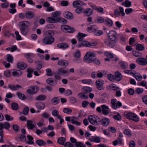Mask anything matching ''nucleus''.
Here are the masks:
<instances>
[{"instance_id":"obj_61","label":"nucleus","mask_w":147,"mask_h":147,"mask_svg":"<svg viewBox=\"0 0 147 147\" xmlns=\"http://www.w3.org/2000/svg\"><path fill=\"white\" fill-rule=\"evenodd\" d=\"M5 117L7 121H11L13 120V117L10 116L9 115L7 114H6Z\"/></svg>"},{"instance_id":"obj_56","label":"nucleus","mask_w":147,"mask_h":147,"mask_svg":"<svg viewBox=\"0 0 147 147\" xmlns=\"http://www.w3.org/2000/svg\"><path fill=\"white\" fill-rule=\"evenodd\" d=\"M95 35L97 36H100L103 34V32L102 30H96L94 32Z\"/></svg>"},{"instance_id":"obj_23","label":"nucleus","mask_w":147,"mask_h":147,"mask_svg":"<svg viewBox=\"0 0 147 147\" xmlns=\"http://www.w3.org/2000/svg\"><path fill=\"white\" fill-rule=\"evenodd\" d=\"M86 36V35L85 34L79 33L77 36L78 41L82 42V41H83L84 39Z\"/></svg>"},{"instance_id":"obj_53","label":"nucleus","mask_w":147,"mask_h":147,"mask_svg":"<svg viewBox=\"0 0 147 147\" xmlns=\"http://www.w3.org/2000/svg\"><path fill=\"white\" fill-rule=\"evenodd\" d=\"M76 147H86L83 143L79 142H78L75 144Z\"/></svg>"},{"instance_id":"obj_9","label":"nucleus","mask_w":147,"mask_h":147,"mask_svg":"<svg viewBox=\"0 0 147 147\" xmlns=\"http://www.w3.org/2000/svg\"><path fill=\"white\" fill-rule=\"evenodd\" d=\"M97 88L99 90H102L103 89L102 86L104 84V81L100 80H97L95 82Z\"/></svg>"},{"instance_id":"obj_36","label":"nucleus","mask_w":147,"mask_h":147,"mask_svg":"<svg viewBox=\"0 0 147 147\" xmlns=\"http://www.w3.org/2000/svg\"><path fill=\"white\" fill-rule=\"evenodd\" d=\"M85 93L84 92L83 93H79L78 94V96L81 98H83L84 99H87L88 97L87 95H85Z\"/></svg>"},{"instance_id":"obj_6","label":"nucleus","mask_w":147,"mask_h":147,"mask_svg":"<svg viewBox=\"0 0 147 147\" xmlns=\"http://www.w3.org/2000/svg\"><path fill=\"white\" fill-rule=\"evenodd\" d=\"M30 24V23L27 21L20 22L18 24L20 28H28L27 27Z\"/></svg>"},{"instance_id":"obj_60","label":"nucleus","mask_w":147,"mask_h":147,"mask_svg":"<svg viewBox=\"0 0 147 147\" xmlns=\"http://www.w3.org/2000/svg\"><path fill=\"white\" fill-rule=\"evenodd\" d=\"M58 21L63 24H66L67 23V21L65 19L63 18H60L59 17L58 18Z\"/></svg>"},{"instance_id":"obj_37","label":"nucleus","mask_w":147,"mask_h":147,"mask_svg":"<svg viewBox=\"0 0 147 147\" xmlns=\"http://www.w3.org/2000/svg\"><path fill=\"white\" fill-rule=\"evenodd\" d=\"M133 76H134L136 79L138 81H140L142 79V77L139 74H133Z\"/></svg>"},{"instance_id":"obj_21","label":"nucleus","mask_w":147,"mask_h":147,"mask_svg":"<svg viewBox=\"0 0 147 147\" xmlns=\"http://www.w3.org/2000/svg\"><path fill=\"white\" fill-rule=\"evenodd\" d=\"M26 18L28 19H31L33 18L34 16V13L31 11H28L25 13Z\"/></svg>"},{"instance_id":"obj_24","label":"nucleus","mask_w":147,"mask_h":147,"mask_svg":"<svg viewBox=\"0 0 147 147\" xmlns=\"http://www.w3.org/2000/svg\"><path fill=\"white\" fill-rule=\"evenodd\" d=\"M89 140L90 142L98 143L100 142V139L99 137L93 136L91 138L89 139Z\"/></svg>"},{"instance_id":"obj_29","label":"nucleus","mask_w":147,"mask_h":147,"mask_svg":"<svg viewBox=\"0 0 147 147\" xmlns=\"http://www.w3.org/2000/svg\"><path fill=\"white\" fill-rule=\"evenodd\" d=\"M105 23L106 25L109 27H111L113 24L112 21L109 19H107L105 20Z\"/></svg>"},{"instance_id":"obj_48","label":"nucleus","mask_w":147,"mask_h":147,"mask_svg":"<svg viewBox=\"0 0 147 147\" xmlns=\"http://www.w3.org/2000/svg\"><path fill=\"white\" fill-rule=\"evenodd\" d=\"M33 70L31 68H28L27 69V71L28 73L27 76L28 77L30 78L32 77L31 73L33 72Z\"/></svg>"},{"instance_id":"obj_15","label":"nucleus","mask_w":147,"mask_h":147,"mask_svg":"<svg viewBox=\"0 0 147 147\" xmlns=\"http://www.w3.org/2000/svg\"><path fill=\"white\" fill-rule=\"evenodd\" d=\"M57 46L58 47L63 49H66L69 47L68 44L65 42H62L57 44Z\"/></svg>"},{"instance_id":"obj_5","label":"nucleus","mask_w":147,"mask_h":147,"mask_svg":"<svg viewBox=\"0 0 147 147\" xmlns=\"http://www.w3.org/2000/svg\"><path fill=\"white\" fill-rule=\"evenodd\" d=\"M109 38L112 41H114L115 42H116L117 40V37L116 32L113 31L111 30L110 31L108 34Z\"/></svg>"},{"instance_id":"obj_11","label":"nucleus","mask_w":147,"mask_h":147,"mask_svg":"<svg viewBox=\"0 0 147 147\" xmlns=\"http://www.w3.org/2000/svg\"><path fill=\"white\" fill-rule=\"evenodd\" d=\"M17 68L21 70H24L27 67V65L23 62H20L17 64Z\"/></svg>"},{"instance_id":"obj_64","label":"nucleus","mask_w":147,"mask_h":147,"mask_svg":"<svg viewBox=\"0 0 147 147\" xmlns=\"http://www.w3.org/2000/svg\"><path fill=\"white\" fill-rule=\"evenodd\" d=\"M46 82L49 84L51 85L54 82V80L52 78H49L47 80Z\"/></svg>"},{"instance_id":"obj_18","label":"nucleus","mask_w":147,"mask_h":147,"mask_svg":"<svg viewBox=\"0 0 147 147\" xmlns=\"http://www.w3.org/2000/svg\"><path fill=\"white\" fill-rule=\"evenodd\" d=\"M110 122L108 118L105 117L101 119V124L104 126H107Z\"/></svg>"},{"instance_id":"obj_51","label":"nucleus","mask_w":147,"mask_h":147,"mask_svg":"<svg viewBox=\"0 0 147 147\" xmlns=\"http://www.w3.org/2000/svg\"><path fill=\"white\" fill-rule=\"evenodd\" d=\"M29 111V109L28 107L27 106L25 107L22 113L23 114L25 115H27Z\"/></svg>"},{"instance_id":"obj_16","label":"nucleus","mask_w":147,"mask_h":147,"mask_svg":"<svg viewBox=\"0 0 147 147\" xmlns=\"http://www.w3.org/2000/svg\"><path fill=\"white\" fill-rule=\"evenodd\" d=\"M84 13L86 16H89L92 15L93 13L92 9L90 8H87L84 9Z\"/></svg>"},{"instance_id":"obj_58","label":"nucleus","mask_w":147,"mask_h":147,"mask_svg":"<svg viewBox=\"0 0 147 147\" xmlns=\"http://www.w3.org/2000/svg\"><path fill=\"white\" fill-rule=\"evenodd\" d=\"M61 76L60 74L57 72L54 75V78L56 80H60L61 79Z\"/></svg>"},{"instance_id":"obj_50","label":"nucleus","mask_w":147,"mask_h":147,"mask_svg":"<svg viewBox=\"0 0 147 147\" xmlns=\"http://www.w3.org/2000/svg\"><path fill=\"white\" fill-rule=\"evenodd\" d=\"M27 137L28 139L29 140L28 142V144H31L34 143V142L32 141L33 140V138L32 136L28 135L27 136Z\"/></svg>"},{"instance_id":"obj_25","label":"nucleus","mask_w":147,"mask_h":147,"mask_svg":"<svg viewBox=\"0 0 147 147\" xmlns=\"http://www.w3.org/2000/svg\"><path fill=\"white\" fill-rule=\"evenodd\" d=\"M8 87L12 90H18V88H22L21 86L19 85H17L16 86L9 85Z\"/></svg>"},{"instance_id":"obj_32","label":"nucleus","mask_w":147,"mask_h":147,"mask_svg":"<svg viewBox=\"0 0 147 147\" xmlns=\"http://www.w3.org/2000/svg\"><path fill=\"white\" fill-rule=\"evenodd\" d=\"M36 144L39 146H44L46 145V143L42 140H38L36 141Z\"/></svg>"},{"instance_id":"obj_22","label":"nucleus","mask_w":147,"mask_h":147,"mask_svg":"<svg viewBox=\"0 0 147 147\" xmlns=\"http://www.w3.org/2000/svg\"><path fill=\"white\" fill-rule=\"evenodd\" d=\"M47 98V96L45 95H40L35 98V99L36 100L43 101Z\"/></svg>"},{"instance_id":"obj_49","label":"nucleus","mask_w":147,"mask_h":147,"mask_svg":"<svg viewBox=\"0 0 147 147\" xmlns=\"http://www.w3.org/2000/svg\"><path fill=\"white\" fill-rule=\"evenodd\" d=\"M10 127V124L8 122H5L4 123H3L2 128H4L7 129H8Z\"/></svg>"},{"instance_id":"obj_34","label":"nucleus","mask_w":147,"mask_h":147,"mask_svg":"<svg viewBox=\"0 0 147 147\" xmlns=\"http://www.w3.org/2000/svg\"><path fill=\"white\" fill-rule=\"evenodd\" d=\"M73 119L71 120V121L73 124H76L77 125H80L81 124V123L76 121L77 118L75 117H72Z\"/></svg>"},{"instance_id":"obj_3","label":"nucleus","mask_w":147,"mask_h":147,"mask_svg":"<svg viewBox=\"0 0 147 147\" xmlns=\"http://www.w3.org/2000/svg\"><path fill=\"white\" fill-rule=\"evenodd\" d=\"M97 45V44L96 42H89L87 41L83 40L82 41L81 44H78L77 46L78 47H81L82 46L86 47H89L91 46H96Z\"/></svg>"},{"instance_id":"obj_12","label":"nucleus","mask_w":147,"mask_h":147,"mask_svg":"<svg viewBox=\"0 0 147 147\" xmlns=\"http://www.w3.org/2000/svg\"><path fill=\"white\" fill-rule=\"evenodd\" d=\"M96 116H90L88 117V119L90 123L94 125H96Z\"/></svg>"},{"instance_id":"obj_57","label":"nucleus","mask_w":147,"mask_h":147,"mask_svg":"<svg viewBox=\"0 0 147 147\" xmlns=\"http://www.w3.org/2000/svg\"><path fill=\"white\" fill-rule=\"evenodd\" d=\"M108 79L111 81H113L115 80V77L112 74H109L107 75Z\"/></svg>"},{"instance_id":"obj_31","label":"nucleus","mask_w":147,"mask_h":147,"mask_svg":"<svg viewBox=\"0 0 147 147\" xmlns=\"http://www.w3.org/2000/svg\"><path fill=\"white\" fill-rule=\"evenodd\" d=\"M133 55L136 57H139L142 56V54L141 52H139L137 51H134L132 52Z\"/></svg>"},{"instance_id":"obj_28","label":"nucleus","mask_w":147,"mask_h":147,"mask_svg":"<svg viewBox=\"0 0 147 147\" xmlns=\"http://www.w3.org/2000/svg\"><path fill=\"white\" fill-rule=\"evenodd\" d=\"M58 71V72L61 75L67 74L68 72L67 70L63 68H60L59 69Z\"/></svg>"},{"instance_id":"obj_13","label":"nucleus","mask_w":147,"mask_h":147,"mask_svg":"<svg viewBox=\"0 0 147 147\" xmlns=\"http://www.w3.org/2000/svg\"><path fill=\"white\" fill-rule=\"evenodd\" d=\"M35 105L38 109H43L45 107V104L42 102H37L35 104Z\"/></svg>"},{"instance_id":"obj_41","label":"nucleus","mask_w":147,"mask_h":147,"mask_svg":"<svg viewBox=\"0 0 147 147\" xmlns=\"http://www.w3.org/2000/svg\"><path fill=\"white\" fill-rule=\"evenodd\" d=\"M81 1L80 0H77L74 1L73 3V6L75 8L78 7L80 5Z\"/></svg>"},{"instance_id":"obj_27","label":"nucleus","mask_w":147,"mask_h":147,"mask_svg":"<svg viewBox=\"0 0 147 147\" xmlns=\"http://www.w3.org/2000/svg\"><path fill=\"white\" fill-rule=\"evenodd\" d=\"M58 64L61 66H67L68 64V62L65 60H59L58 61Z\"/></svg>"},{"instance_id":"obj_26","label":"nucleus","mask_w":147,"mask_h":147,"mask_svg":"<svg viewBox=\"0 0 147 147\" xmlns=\"http://www.w3.org/2000/svg\"><path fill=\"white\" fill-rule=\"evenodd\" d=\"M66 141L65 138L63 137H61L57 139V143L59 144L63 145Z\"/></svg>"},{"instance_id":"obj_52","label":"nucleus","mask_w":147,"mask_h":147,"mask_svg":"<svg viewBox=\"0 0 147 147\" xmlns=\"http://www.w3.org/2000/svg\"><path fill=\"white\" fill-rule=\"evenodd\" d=\"M82 82L84 84H90L92 82V80L90 79L84 80L82 81Z\"/></svg>"},{"instance_id":"obj_4","label":"nucleus","mask_w":147,"mask_h":147,"mask_svg":"<svg viewBox=\"0 0 147 147\" xmlns=\"http://www.w3.org/2000/svg\"><path fill=\"white\" fill-rule=\"evenodd\" d=\"M126 117L128 119L131 120L135 122L139 121V118L135 113L130 112L127 113L126 115Z\"/></svg>"},{"instance_id":"obj_42","label":"nucleus","mask_w":147,"mask_h":147,"mask_svg":"<svg viewBox=\"0 0 147 147\" xmlns=\"http://www.w3.org/2000/svg\"><path fill=\"white\" fill-rule=\"evenodd\" d=\"M20 30L21 34L24 35H26L28 32V28H20Z\"/></svg>"},{"instance_id":"obj_40","label":"nucleus","mask_w":147,"mask_h":147,"mask_svg":"<svg viewBox=\"0 0 147 147\" xmlns=\"http://www.w3.org/2000/svg\"><path fill=\"white\" fill-rule=\"evenodd\" d=\"M84 92L85 93H89L91 92L92 88L90 87H84Z\"/></svg>"},{"instance_id":"obj_10","label":"nucleus","mask_w":147,"mask_h":147,"mask_svg":"<svg viewBox=\"0 0 147 147\" xmlns=\"http://www.w3.org/2000/svg\"><path fill=\"white\" fill-rule=\"evenodd\" d=\"M61 28L68 32L73 33L75 31V30L73 28H71L66 25L61 26Z\"/></svg>"},{"instance_id":"obj_44","label":"nucleus","mask_w":147,"mask_h":147,"mask_svg":"<svg viewBox=\"0 0 147 147\" xmlns=\"http://www.w3.org/2000/svg\"><path fill=\"white\" fill-rule=\"evenodd\" d=\"M122 4L126 7H129L131 5V2L128 0H126L124 3L123 2Z\"/></svg>"},{"instance_id":"obj_39","label":"nucleus","mask_w":147,"mask_h":147,"mask_svg":"<svg viewBox=\"0 0 147 147\" xmlns=\"http://www.w3.org/2000/svg\"><path fill=\"white\" fill-rule=\"evenodd\" d=\"M144 46L141 44H138L136 46V49L139 51H142L144 50Z\"/></svg>"},{"instance_id":"obj_43","label":"nucleus","mask_w":147,"mask_h":147,"mask_svg":"<svg viewBox=\"0 0 147 147\" xmlns=\"http://www.w3.org/2000/svg\"><path fill=\"white\" fill-rule=\"evenodd\" d=\"M121 67L123 69H125L128 67L127 65L123 61H121L119 63Z\"/></svg>"},{"instance_id":"obj_30","label":"nucleus","mask_w":147,"mask_h":147,"mask_svg":"<svg viewBox=\"0 0 147 147\" xmlns=\"http://www.w3.org/2000/svg\"><path fill=\"white\" fill-rule=\"evenodd\" d=\"M117 100L116 99H113L111 100V107L114 109H117L116 105L117 104Z\"/></svg>"},{"instance_id":"obj_47","label":"nucleus","mask_w":147,"mask_h":147,"mask_svg":"<svg viewBox=\"0 0 147 147\" xmlns=\"http://www.w3.org/2000/svg\"><path fill=\"white\" fill-rule=\"evenodd\" d=\"M52 103L53 105L57 104L59 101L58 98L57 97H55L53 98L51 100Z\"/></svg>"},{"instance_id":"obj_55","label":"nucleus","mask_w":147,"mask_h":147,"mask_svg":"<svg viewBox=\"0 0 147 147\" xmlns=\"http://www.w3.org/2000/svg\"><path fill=\"white\" fill-rule=\"evenodd\" d=\"M105 19L101 17H99L97 18L96 19V22L98 23H102L105 21Z\"/></svg>"},{"instance_id":"obj_45","label":"nucleus","mask_w":147,"mask_h":147,"mask_svg":"<svg viewBox=\"0 0 147 147\" xmlns=\"http://www.w3.org/2000/svg\"><path fill=\"white\" fill-rule=\"evenodd\" d=\"M84 9L82 7H78L75 10V12L77 13H80L81 12H83Z\"/></svg>"},{"instance_id":"obj_54","label":"nucleus","mask_w":147,"mask_h":147,"mask_svg":"<svg viewBox=\"0 0 147 147\" xmlns=\"http://www.w3.org/2000/svg\"><path fill=\"white\" fill-rule=\"evenodd\" d=\"M96 26L92 25L87 27V30L89 31L90 30L94 32L96 29L95 28Z\"/></svg>"},{"instance_id":"obj_19","label":"nucleus","mask_w":147,"mask_h":147,"mask_svg":"<svg viewBox=\"0 0 147 147\" xmlns=\"http://www.w3.org/2000/svg\"><path fill=\"white\" fill-rule=\"evenodd\" d=\"M12 73V75L14 76L19 77L22 74V71L16 69H13Z\"/></svg>"},{"instance_id":"obj_8","label":"nucleus","mask_w":147,"mask_h":147,"mask_svg":"<svg viewBox=\"0 0 147 147\" xmlns=\"http://www.w3.org/2000/svg\"><path fill=\"white\" fill-rule=\"evenodd\" d=\"M136 62L139 64L145 65L147 64V60L144 58L140 57L136 59Z\"/></svg>"},{"instance_id":"obj_2","label":"nucleus","mask_w":147,"mask_h":147,"mask_svg":"<svg viewBox=\"0 0 147 147\" xmlns=\"http://www.w3.org/2000/svg\"><path fill=\"white\" fill-rule=\"evenodd\" d=\"M95 55L91 52H87L84 57V61L88 63H90L94 61Z\"/></svg>"},{"instance_id":"obj_59","label":"nucleus","mask_w":147,"mask_h":147,"mask_svg":"<svg viewBox=\"0 0 147 147\" xmlns=\"http://www.w3.org/2000/svg\"><path fill=\"white\" fill-rule=\"evenodd\" d=\"M113 118L116 120L119 121L121 120V117L119 113H118L117 115H115L114 116Z\"/></svg>"},{"instance_id":"obj_14","label":"nucleus","mask_w":147,"mask_h":147,"mask_svg":"<svg viewBox=\"0 0 147 147\" xmlns=\"http://www.w3.org/2000/svg\"><path fill=\"white\" fill-rule=\"evenodd\" d=\"M64 16L67 19H72L73 18L72 14L69 11H66L63 14Z\"/></svg>"},{"instance_id":"obj_63","label":"nucleus","mask_w":147,"mask_h":147,"mask_svg":"<svg viewBox=\"0 0 147 147\" xmlns=\"http://www.w3.org/2000/svg\"><path fill=\"white\" fill-rule=\"evenodd\" d=\"M105 43L108 46L110 47L112 46L111 41L109 39H106L105 40Z\"/></svg>"},{"instance_id":"obj_62","label":"nucleus","mask_w":147,"mask_h":147,"mask_svg":"<svg viewBox=\"0 0 147 147\" xmlns=\"http://www.w3.org/2000/svg\"><path fill=\"white\" fill-rule=\"evenodd\" d=\"M47 72V75L48 76H53V74L51 72V70L49 68L47 69L46 70Z\"/></svg>"},{"instance_id":"obj_7","label":"nucleus","mask_w":147,"mask_h":147,"mask_svg":"<svg viewBox=\"0 0 147 147\" xmlns=\"http://www.w3.org/2000/svg\"><path fill=\"white\" fill-rule=\"evenodd\" d=\"M39 88L36 86H34L31 87L29 89L27 90L26 92L27 93L32 94L36 93L38 91Z\"/></svg>"},{"instance_id":"obj_17","label":"nucleus","mask_w":147,"mask_h":147,"mask_svg":"<svg viewBox=\"0 0 147 147\" xmlns=\"http://www.w3.org/2000/svg\"><path fill=\"white\" fill-rule=\"evenodd\" d=\"M115 80L117 81H119L122 78V76L119 71H117L115 72Z\"/></svg>"},{"instance_id":"obj_20","label":"nucleus","mask_w":147,"mask_h":147,"mask_svg":"<svg viewBox=\"0 0 147 147\" xmlns=\"http://www.w3.org/2000/svg\"><path fill=\"white\" fill-rule=\"evenodd\" d=\"M27 127L29 129L32 130L35 127V125L33 123V122L31 120H27Z\"/></svg>"},{"instance_id":"obj_38","label":"nucleus","mask_w":147,"mask_h":147,"mask_svg":"<svg viewBox=\"0 0 147 147\" xmlns=\"http://www.w3.org/2000/svg\"><path fill=\"white\" fill-rule=\"evenodd\" d=\"M16 94L20 99L22 100H24L26 99V96L24 94L20 93L19 92H17Z\"/></svg>"},{"instance_id":"obj_33","label":"nucleus","mask_w":147,"mask_h":147,"mask_svg":"<svg viewBox=\"0 0 147 147\" xmlns=\"http://www.w3.org/2000/svg\"><path fill=\"white\" fill-rule=\"evenodd\" d=\"M46 21L49 23H56L57 22V20L52 17L47 18L46 20Z\"/></svg>"},{"instance_id":"obj_46","label":"nucleus","mask_w":147,"mask_h":147,"mask_svg":"<svg viewBox=\"0 0 147 147\" xmlns=\"http://www.w3.org/2000/svg\"><path fill=\"white\" fill-rule=\"evenodd\" d=\"M11 107L13 110L16 111L18 109L19 106L17 103H13L11 105Z\"/></svg>"},{"instance_id":"obj_35","label":"nucleus","mask_w":147,"mask_h":147,"mask_svg":"<svg viewBox=\"0 0 147 147\" xmlns=\"http://www.w3.org/2000/svg\"><path fill=\"white\" fill-rule=\"evenodd\" d=\"M7 60L10 63H12L13 61V57L10 54L7 55Z\"/></svg>"},{"instance_id":"obj_1","label":"nucleus","mask_w":147,"mask_h":147,"mask_svg":"<svg viewBox=\"0 0 147 147\" xmlns=\"http://www.w3.org/2000/svg\"><path fill=\"white\" fill-rule=\"evenodd\" d=\"M55 34L53 30H49L45 32V36L42 39L43 42L45 44L49 45L53 43L55 41V38L53 36Z\"/></svg>"}]
</instances>
